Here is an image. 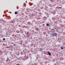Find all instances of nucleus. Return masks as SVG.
I'll return each mask as SVG.
<instances>
[{
    "label": "nucleus",
    "mask_w": 65,
    "mask_h": 65,
    "mask_svg": "<svg viewBox=\"0 0 65 65\" xmlns=\"http://www.w3.org/2000/svg\"><path fill=\"white\" fill-rule=\"evenodd\" d=\"M15 14H17V13H18L17 12V11L15 12Z\"/></svg>",
    "instance_id": "6"
},
{
    "label": "nucleus",
    "mask_w": 65,
    "mask_h": 65,
    "mask_svg": "<svg viewBox=\"0 0 65 65\" xmlns=\"http://www.w3.org/2000/svg\"><path fill=\"white\" fill-rule=\"evenodd\" d=\"M57 35V34L56 33H54V34H52V36H56Z\"/></svg>",
    "instance_id": "1"
},
{
    "label": "nucleus",
    "mask_w": 65,
    "mask_h": 65,
    "mask_svg": "<svg viewBox=\"0 0 65 65\" xmlns=\"http://www.w3.org/2000/svg\"><path fill=\"white\" fill-rule=\"evenodd\" d=\"M47 52V53L48 54L49 56H50L51 55V53H50L49 52Z\"/></svg>",
    "instance_id": "3"
},
{
    "label": "nucleus",
    "mask_w": 65,
    "mask_h": 65,
    "mask_svg": "<svg viewBox=\"0 0 65 65\" xmlns=\"http://www.w3.org/2000/svg\"><path fill=\"white\" fill-rule=\"evenodd\" d=\"M16 65H20L18 63Z\"/></svg>",
    "instance_id": "10"
},
{
    "label": "nucleus",
    "mask_w": 65,
    "mask_h": 65,
    "mask_svg": "<svg viewBox=\"0 0 65 65\" xmlns=\"http://www.w3.org/2000/svg\"><path fill=\"white\" fill-rule=\"evenodd\" d=\"M3 40H5V38H3Z\"/></svg>",
    "instance_id": "9"
},
{
    "label": "nucleus",
    "mask_w": 65,
    "mask_h": 65,
    "mask_svg": "<svg viewBox=\"0 0 65 65\" xmlns=\"http://www.w3.org/2000/svg\"><path fill=\"white\" fill-rule=\"evenodd\" d=\"M49 24H48V23H47V24H46V26H49Z\"/></svg>",
    "instance_id": "8"
},
{
    "label": "nucleus",
    "mask_w": 65,
    "mask_h": 65,
    "mask_svg": "<svg viewBox=\"0 0 65 65\" xmlns=\"http://www.w3.org/2000/svg\"><path fill=\"white\" fill-rule=\"evenodd\" d=\"M40 51L42 52V51H43V49H42V48H40Z\"/></svg>",
    "instance_id": "4"
},
{
    "label": "nucleus",
    "mask_w": 65,
    "mask_h": 65,
    "mask_svg": "<svg viewBox=\"0 0 65 65\" xmlns=\"http://www.w3.org/2000/svg\"><path fill=\"white\" fill-rule=\"evenodd\" d=\"M37 59H38V57H37Z\"/></svg>",
    "instance_id": "12"
},
{
    "label": "nucleus",
    "mask_w": 65,
    "mask_h": 65,
    "mask_svg": "<svg viewBox=\"0 0 65 65\" xmlns=\"http://www.w3.org/2000/svg\"><path fill=\"white\" fill-rule=\"evenodd\" d=\"M29 33L28 31L27 32V34H26V37H29Z\"/></svg>",
    "instance_id": "2"
},
{
    "label": "nucleus",
    "mask_w": 65,
    "mask_h": 65,
    "mask_svg": "<svg viewBox=\"0 0 65 65\" xmlns=\"http://www.w3.org/2000/svg\"><path fill=\"white\" fill-rule=\"evenodd\" d=\"M17 32L18 33H19L20 32V31L18 30H17Z\"/></svg>",
    "instance_id": "7"
},
{
    "label": "nucleus",
    "mask_w": 65,
    "mask_h": 65,
    "mask_svg": "<svg viewBox=\"0 0 65 65\" xmlns=\"http://www.w3.org/2000/svg\"><path fill=\"white\" fill-rule=\"evenodd\" d=\"M60 48L61 50H62L63 49L64 47L62 46H61Z\"/></svg>",
    "instance_id": "5"
},
{
    "label": "nucleus",
    "mask_w": 65,
    "mask_h": 65,
    "mask_svg": "<svg viewBox=\"0 0 65 65\" xmlns=\"http://www.w3.org/2000/svg\"><path fill=\"white\" fill-rule=\"evenodd\" d=\"M49 29H51V28H49Z\"/></svg>",
    "instance_id": "11"
},
{
    "label": "nucleus",
    "mask_w": 65,
    "mask_h": 65,
    "mask_svg": "<svg viewBox=\"0 0 65 65\" xmlns=\"http://www.w3.org/2000/svg\"><path fill=\"white\" fill-rule=\"evenodd\" d=\"M48 65H50V64H48Z\"/></svg>",
    "instance_id": "13"
}]
</instances>
